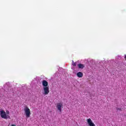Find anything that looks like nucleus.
Returning <instances> with one entry per match:
<instances>
[{
  "instance_id": "obj_1",
  "label": "nucleus",
  "mask_w": 126,
  "mask_h": 126,
  "mask_svg": "<svg viewBox=\"0 0 126 126\" xmlns=\"http://www.w3.org/2000/svg\"><path fill=\"white\" fill-rule=\"evenodd\" d=\"M0 115L2 119H4L5 120L9 119V118H10V117L6 115V113H5V111L3 110H0Z\"/></svg>"
},
{
  "instance_id": "obj_2",
  "label": "nucleus",
  "mask_w": 126,
  "mask_h": 126,
  "mask_svg": "<svg viewBox=\"0 0 126 126\" xmlns=\"http://www.w3.org/2000/svg\"><path fill=\"white\" fill-rule=\"evenodd\" d=\"M24 111L27 118H30V115H31V111H30V109H29L28 107L26 106L24 108Z\"/></svg>"
},
{
  "instance_id": "obj_3",
  "label": "nucleus",
  "mask_w": 126,
  "mask_h": 126,
  "mask_svg": "<svg viewBox=\"0 0 126 126\" xmlns=\"http://www.w3.org/2000/svg\"><path fill=\"white\" fill-rule=\"evenodd\" d=\"M50 93V89L49 87H43V95H48Z\"/></svg>"
},
{
  "instance_id": "obj_4",
  "label": "nucleus",
  "mask_w": 126,
  "mask_h": 126,
  "mask_svg": "<svg viewBox=\"0 0 126 126\" xmlns=\"http://www.w3.org/2000/svg\"><path fill=\"white\" fill-rule=\"evenodd\" d=\"M63 103L60 102L57 104L56 108L60 112H62V108H63Z\"/></svg>"
},
{
  "instance_id": "obj_5",
  "label": "nucleus",
  "mask_w": 126,
  "mask_h": 126,
  "mask_svg": "<svg viewBox=\"0 0 126 126\" xmlns=\"http://www.w3.org/2000/svg\"><path fill=\"white\" fill-rule=\"evenodd\" d=\"M87 124L89 126H96L95 124L93 123V121H92V120H91L90 118H89L87 120Z\"/></svg>"
},
{
  "instance_id": "obj_6",
  "label": "nucleus",
  "mask_w": 126,
  "mask_h": 126,
  "mask_svg": "<svg viewBox=\"0 0 126 126\" xmlns=\"http://www.w3.org/2000/svg\"><path fill=\"white\" fill-rule=\"evenodd\" d=\"M42 85L43 87H48V85H49V83L45 80H43L42 82Z\"/></svg>"
},
{
  "instance_id": "obj_7",
  "label": "nucleus",
  "mask_w": 126,
  "mask_h": 126,
  "mask_svg": "<svg viewBox=\"0 0 126 126\" xmlns=\"http://www.w3.org/2000/svg\"><path fill=\"white\" fill-rule=\"evenodd\" d=\"M77 76H78L79 78L82 77L83 76V73L82 72H78L77 73Z\"/></svg>"
},
{
  "instance_id": "obj_8",
  "label": "nucleus",
  "mask_w": 126,
  "mask_h": 126,
  "mask_svg": "<svg viewBox=\"0 0 126 126\" xmlns=\"http://www.w3.org/2000/svg\"><path fill=\"white\" fill-rule=\"evenodd\" d=\"M78 68H81L82 69L84 68V65L83 64H78Z\"/></svg>"
},
{
  "instance_id": "obj_9",
  "label": "nucleus",
  "mask_w": 126,
  "mask_h": 126,
  "mask_svg": "<svg viewBox=\"0 0 126 126\" xmlns=\"http://www.w3.org/2000/svg\"><path fill=\"white\" fill-rule=\"evenodd\" d=\"M72 64L73 66H76V63H75L74 62L72 61Z\"/></svg>"
},
{
  "instance_id": "obj_10",
  "label": "nucleus",
  "mask_w": 126,
  "mask_h": 126,
  "mask_svg": "<svg viewBox=\"0 0 126 126\" xmlns=\"http://www.w3.org/2000/svg\"><path fill=\"white\" fill-rule=\"evenodd\" d=\"M116 109L117 111H122V109L120 108L116 107Z\"/></svg>"
},
{
  "instance_id": "obj_11",
  "label": "nucleus",
  "mask_w": 126,
  "mask_h": 126,
  "mask_svg": "<svg viewBox=\"0 0 126 126\" xmlns=\"http://www.w3.org/2000/svg\"><path fill=\"white\" fill-rule=\"evenodd\" d=\"M6 115H8L9 114V111H8V110H7L6 111Z\"/></svg>"
},
{
  "instance_id": "obj_12",
  "label": "nucleus",
  "mask_w": 126,
  "mask_h": 126,
  "mask_svg": "<svg viewBox=\"0 0 126 126\" xmlns=\"http://www.w3.org/2000/svg\"><path fill=\"white\" fill-rule=\"evenodd\" d=\"M11 126H16V125H14V124H12V125H11Z\"/></svg>"
}]
</instances>
